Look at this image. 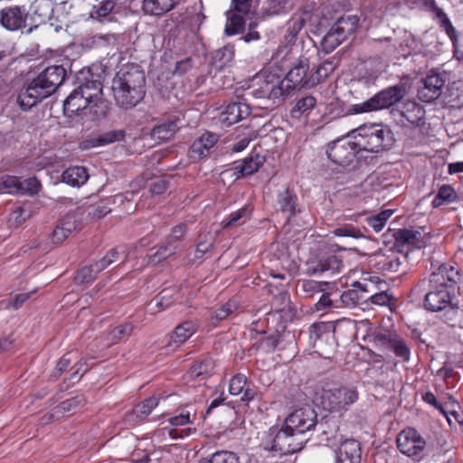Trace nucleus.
I'll use <instances>...</instances> for the list:
<instances>
[{"instance_id":"nucleus-7","label":"nucleus","mask_w":463,"mask_h":463,"mask_svg":"<svg viewBox=\"0 0 463 463\" xmlns=\"http://www.w3.org/2000/svg\"><path fill=\"white\" fill-rule=\"evenodd\" d=\"M358 24L359 17L357 15H342L324 36L323 44L333 51L356 31Z\"/></svg>"},{"instance_id":"nucleus-42","label":"nucleus","mask_w":463,"mask_h":463,"mask_svg":"<svg viewBox=\"0 0 463 463\" xmlns=\"http://www.w3.org/2000/svg\"><path fill=\"white\" fill-rule=\"evenodd\" d=\"M340 307H354L368 302L367 295L360 294L355 288L347 289L340 295Z\"/></svg>"},{"instance_id":"nucleus-3","label":"nucleus","mask_w":463,"mask_h":463,"mask_svg":"<svg viewBox=\"0 0 463 463\" xmlns=\"http://www.w3.org/2000/svg\"><path fill=\"white\" fill-rule=\"evenodd\" d=\"M364 340L380 351L393 353L402 362H409L411 359L410 345L395 330L371 328Z\"/></svg>"},{"instance_id":"nucleus-57","label":"nucleus","mask_w":463,"mask_h":463,"mask_svg":"<svg viewBox=\"0 0 463 463\" xmlns=\"http://www.w3.org/2000/svg\"><path fill=\"white\" fill-rule=\"evenodd\" d=\"M117 1L118 0H96V4L93 5V14L99 20L108 17L114 10Z\"/></svg>"},{"instance_id":"nucleus-13","label":"nucleus","mask_w":463,"mask_h":463,"mask_svg":"<svg viewBox=\"0 0 463 463\" xmlns=\"http://www.w3.org/2000/svg\"><path fill=\"white\" fill-rule=\"evenodd\" d=\"M317 424V414L310 405L296 409L285 420V425L301 435L314 429Z\"/></svg>"},{"instance_id":"nucleus-20","label":"nucleus","mask_w":463,"mask_h":463,"mask_svg":"<svg viewBox=\"0 0 463 463\" xmlns=\"http://www.w3.org/2000/svg\"><path fill=\"white\" fill-rule=\"evenodd\" d=\"M309 64L307 59L300 60L288 72L286 76L287 89H310L312 86L307 85L310 80Z\"/></svg>"},{"instance_id":"nucleus-35","label":"nucleus","mask_w":463,"mask_h":463,"mask_svg":"<svg viewBox=\"0 0 463 463\" xmlns=\"http://www.w3.org/2000/svg\"><path fill=\"white\" fill-rule=\"evenodd\" d=\"M198 329V324L193 320H186L179 324L173 331L171 342L182 345L186 342Z\"/></svg>"},{"instance_id":"nucleus-9","label":"nucleus","mask_w":463,"mask_h":463,"mask_svg":"<svg viewBox=\"0 0 463 463\" xmlns=\"http://www.w3.org/2000/svg\"><path fill=\"white\" fill-rule=\"evenodd\" d=\"M307 440L303 435L285 425L274 436L271 449L281 455L293 454L300 451Z\"/></svg>"},{"instance_id":"nucleus-58","label":"nucleus","mask_w":463,"mask_h":463,"mask_svg":"<svg viewBox=\"0 0 463 463\" xmlns=\"http://www.w3.org/2000/svg\"><path fill=\"white\" fill-rule=\"evenodd\" d=\"M187 226L184 223H180L175 226L171 233L167 236L166 241L172 246L175 247L178 251L181 248V242L186 233Z\"/></svg>"},{"instance_id":"nucleus-44","label":"nucleus","mask_w":463,"mask_h":463,"mask_svg":"<svg viewBox=\"0 0 463 463\" xmlns=\"http://www.w3.org/2000/svg\"><path fill=\"white\" fill-rule=\"evenodd\" d=\"M457 198V193L449 184H443L439 187L438 194L434 197L431 204L434 208H438L445 203H451Z\"/></svg>"},{"instance_id":"nucleus-39","label":"nucleus","mask_w":463,"mask_h":463,"mask_svg":"<svg viewBox=\"0 0 463 463\" xmlns=\"http://www.w3.org/2000/svg\"><path fill=\"white\" fill-rule=\"evenodd\" d=\"M328 286V282L303 279L298 282L297 290L301 297L311 298L316 294L326 291V288Z\"/></svg>"},{"instance_id":"nucleus-24","label":"nucleus","mask_w":463,"mask_h":463,"mask_svg":"<svg viewBox=\"0 0 463 463\" xmlns=\"http://www.w3.org/2000/svg\"><path fill=\"white\" fill-rule=\"evenodd\" d=\"M77 80L79 82L77 89H80L86 96L90 95L91 99L102 96L103 84L99 75H94L88 71L86 73L81 72L77 77Z\"/></svg>"},{"instance_id":"nucleus-11","label":"nucleus","mask_w":463,"mask_h":463,"mask_svg":"<svg viewBox=\"0 0 463 463\" xmlns=\"http://www.w3.org/2000/svg\"><path fill=\"white\" fill-rule=\"evenodd\" d=\"M66 70L61 65L47 67L31 82L46 98L54 93L57 88L64 81Z\"/></svg>"},{"instance_id":"nucleus-54","label":"nucleus","mask_w":463,"mask_h":463,"mask_svg":"<svg viewBox=\"0 0 463 463\" xmlns=\"http://www.w3.org/2000/svg\"><path fill=\"white\" fill-rule=\"evenodd\" d=\"M392 210H384L375 215L366 217L365 221L367 224L374 230V232H379L383 230L387 220L392 215Z\"/></svg>"},{"instance_id":"nucleus-52","label":"nucleus","mask_w":463,"mask_h":463,"mask_svg":"<svg viewBox=\"0 0 463 463\" xmlns=\"http://www.w3.org/2000/svg\"><path fill=\"white\" fill-rule=\"evenodd\" d=\"M91 101L88 106V116H107L109 109V101L104 99L102 96L93 98Z\"/></svg>"},{"instance_id":"nucleus-6","label":"nucleus","mask_w":463,"mask_h":463,"mask_svg":"<svg viewBox=\"0 0 463 463\" xmlns=\"http://www.w3.org/2000/svg\"><path fill=\"white\" fill-rule=\"evenodd\" d=\"M284 83L285 80H280L276 74L261 71L252 79L253 90H250L248 94L257 99H275L285 95Z\"/></svg>"},{"instance_id":"nucleus-63","label":"nucleus","mask_w":463,"mask_h":463,"mask_svg":"<svg viewBox=\"0 0 463 463\" xmlns=\"http://www.w3.org/2000/svg\"><path fill=\"white\" fill-rule=\"evenodd\" d=\"M173 291L174 289L171 288L163 289L152 299L151 304H155L156 307L160 309L168 308L175 302V299H173Z\"/></svg>"},{"instance_id":"nucleus-60","label":"nucleus","mask_w":463,"mask_h":463,"mask_svg":"<svg viewBox=\"0 0 463 463\" xmlns=\"http://www.w3.org/2000/svg\"><path fill=\"white\" fill-rule=\"evenodd\" d=\"M20 179L16 176L5 175L0 179L1 194H20Z\"/></svg>"},{"instance_id":"nucleus-5","label":"nucleus","mask_w":463,"mask_h":463,"mask_svg":"<svg viewBox=\"0 0 463 463\" xmlns=\"http://www.w3.org/2000/svg\"><path fill=\"white\" fill-rule=\"evenodd\" d=\"M454 291L446 288L429 287L424 296V307L431 312L445 310L448 319L457 321L463 316V308L453 302Z\"/></svg>"},{"instance_id":"nucleus-61","label":"nucleus","mask_w":463,"mask_h":463,"mask_svg":"<svg viewBox=\"0 0 463 463\" xmlns=\"http://www.w3.org/2000/svg\"><path fill=\"white\" fill-rule=\"evenodd\" d=\"M30 217V211L25 206L16 207L9 215L8 223L11 227H19Z\"/></svg>"},{"instance_id":"nucleus-28","label":"nucleus","mask_w":463,"mask_h":463,"mask_svg":"<svg viewBox=\"0 0 463 463\" xmlns=\"http://www.w3.org/2000/svg\"><path fill=\"white\" fill-rule=\"evenodd\" d=\"M260 146H254L250 156L235 167L243 176L256 173L264 164L266 158L261 154Z\"/></svg>"},{"instance_id":"nucleus-10","label":"nucleus","mask_w":463,"mask_h":463,"mask_svg":"<svg viewBox=\"0 0 463 463\" xmlns=\"http://www.w3.org/2000/svg\"><path fill=\"white\" fill-rule=\"evenodd\" d=\"M112 82L118 83V87L131 86L133 99H144L146 94V77L142 71L133 65H125L117 72Z\"/></svg>"},{"instance_id":"nucleus-59","label":"nucleus","mask_w":463,"mask_h":463,"mask_svg":"<svg viewBox=\"0 0 463 463\" xmlns=\"http://www.w3.org/2000/svg\"><path fill=\"white\" fill-rule=\"evenodd\" d=\"M177 252L175 247H172L166 241L156 247V250L150 256L154 263L160 262Z\"/></svg>"},{"instance_id":"nucleus-33","label":"nucleus","mask_w":463,"mask_h":463,"mask_svg":"<svg viewBox=\"0 0 463 463\" xmlns=\"http://www.w3.org/2000/svg\"><path fill=\"white\" fill-rule=\"evenodd\" d=\"M46 97L30 82L17 98V103L23 111H27Z\"/></svg>"},{"instance_id":"nucleus-14","label":"nucleus","mask_w":463,"mask_h":463,"mask_svg":"<svg viewBox=\"0 0 463 463\" xmlns=\"http://www.w3.org/2000/svg\"><path fill=\"white\" fill-rule=\"evenodd\" d=\"M376 269L389 274L401 276L406 272L407 256L391 251L389 254L377 253L372 260Z\"/></svg>"},{"instance_id":"nucleus-22","label":"nucleus","mask_w":463,"mask_h":463,"mask_svg":"<svg viewBox=\"0 0 463 463\" xmlns=\"http://www.w3.org/2000/svg\"><path fill=\"white\" fill-rule=\"evenodd\" d=\"M27 14L20 6L4 8L0 11L1 24L9 31H16L25 26Z\"/></svg>"},{"instance_id":"nucleus-8","label":"nucleus","mask_w":463,"mask_h":463,"mask_svg":"<svg viewBox=\"0 0 463 463\" xmlns=\"http://www.w3.org/2000/svg\"><path fill=\"white\" fill-rule=\"evenodd\" d=\"M202 8V5L196 2L193 5L179 6L176 12L172 13L164 21V31H167L170 25L176 27L179 24H186L190 27H199L204 19Z\"/></svg>"},{"instance_id":"nucleus-50","label":"nucleus","mask_w":463,"mask_h":463,"mask_svg":"<svg viewBox=\"0 0 463 463\" xmlns=\"http://www.w3.org/2000/svg\"><path fill=\"white\" fill-rule=\"evenodd\" d=\"M333 232L336 236H345L359 239L366 237L368 230L365 226L359 228L354 226L353 224H344L335 229Z\"/></svg>"},{"instance_id":"nucleus-37","label":"nucleus","mask_w":463,"mask_h":463,"mask_svg":"<svg viewBox=\"0 0 463 463\" xmlns=\"http://www.w3.org/2000/svg\"><path fill=\"white\" fill-rule=\"evenodd\" d=\"M62 182L71 186H80L89 179L87 168L84 166H71L63 171Z\"/></svg>"},{"instance_id":"nucleus-38","label":"nucleus","mask_w":463,"mask_h":463,"mask_svg":"<svg viewBox=\"0 0 463 463\" xmlns=\"http://www.w3.org/2000/svg\"><path fill=\"white\" fill-rule=\"evenodd\" d=\"M297 201L298 198L295 193L288 188H285L279 193L277 204L279 211L290 217L297 212Z\"/></svg>"},{"instance_id":"nucleus-62","label":"nucleus","mask_w":463,"mask_h":463,"mask_svg":"<svg viewBox=\"0 0 463 463\" xmlns=\"http://www.w3.org/2000/svg\"><path fill=\"white\" fill-rule=\"evenodd\" d=\"M120 255L119 248L116 247L113 249H110L107 254L101 258L99 260L94 262L97 270L100 273L102 270L107 269L109 266L116 262Z\"/></svg>"},{"instance_id":"nucleus-30","label":"nucleus","mask_w":463,"mask_h":463,"mask_svg":"<svg viewBox=\"0 0 463 463\" xmlns=\"http://www.w3.org/2000/svg\"><path fill=\"white\" fill-rule=\"evenodd\" d=\"M179 0H143L142 9L146 14L161 16L175 9Z\"/></svg>"},{"instance_id":"nucleus-56","label":"nucleus","mask_w":463,"mask_h":463,"mask_svg":"<svg viewBox=\"0 0 463 463\" xmlns=\"http://www.w3.org/2000/svg\"><path fill=\"white\" fill-rule=\"evenodd\" d=\"M35 293V290H33L28 293H20L16 294L14 297H11L7 299H4L0 301V306L3 308L9 309L14 308L17 310L20 308L30 298L33 294Z\"/></svg>"},{"instance_id":"nucleus-31","label":"nucleus","mask_w":463,"mask_h":463,"mask_svg":"<svg viewBox=\"0 0 463 463\" xmlns=\"http://www.w3.org/2000/svg\"><path fill=\"white\" fill-rule=\"evenodd\" d=\"M118 83L112 82L111 90L114 99L119 107L130 109L137 105L143 99H133L132 87L123 85L118 87Z\"/></svg>"},{"instance_id":"nucleus-47","label":"nucleus","mask_w":463,"mask_h":463,"mask_svg":"<svg viewBox=\"0 0 463 463\" xmlns=\"http://www.w3.org/2000/svg\"><path fill=\"white\" fill-rule=\"evenodd\" d=\"M246 14L234 13L231 11L228 17L229 24L226 25L225 32L227 35H235L244 30Z\"/></svg>"},{"instance_id":"nucleus-18","label":"nucleus","mask_w":463,"mask_h":463,"mask_svg":"<svg viewBox=\"0 0 463 463\" xmlns=\"http://www.w3.org/2000/svg\"><path fill=\"white\" fill-rule=\"evenodd\" d=\"M444 86L443 76L432 71L422 80V87L418 90V98L423 102H431L441 95Z\"/></svg>"},{"instance_id":"nucleus-27","label":"nucleus","mask_w":463,"mask_h":463,"mask_svg":"<svg viewBox=\"0 0 463 463\" xmlns=\"http://www.w3.org/2000/svg\"><path fill=\"white\" fill-rule=\"evenodd\" d=\"M76 228L77 223L73 216L67 215L60 220L53 231L48 235L52 245L62 243Z\"/></svg>"},{"instance_id":"nucleus-36","label":"nucleus","mask_w":463,"mask_h":463,"mask_svg":"<svg viewBox=\"0 0 463 463\" xmlns=\"http://www.w3.org/2000/svg\"><path fill=\"white\" fill-rule=\"evenodd\" d=\"M304 14H294L288 21L284 41L287 44H294L298 33L306 24Z\"/></svg>"},{"instance_id":"nucleus-29","label":"nucleus","mask_w":463,"mask_h":463,"mask_svg":"<svg viewBox=\"0 0 463 463\" xmlns=\"http://www.w3.org/2000/svg\"><path fill=\"white\" fill-rule=\"evenodd\" d=\"M317 426L321 433V441L326 445L334 444L339 432V420L335 416L324 417Z\"/></svg>"},{"instance_id":"nucleus-34","label":"nucleus","mask_w":463,"mask_h":463,"mask_svg":"<svg viewBox=\"0 0 463 463\" xmlns=\"http://www.w3.org/2000/svg\"><path fill=\"white\" fill-rule=\"evenodd\" d=\"M158 399L156 397H149L143 401L141 403L134 407V409L128 412L126 420L128 421L142 420L150 414L152 410L158 405Z\"/></svg>"},{"instance_id":"nucleus-53","label":"nucleus","mask_w":463,"mask_h":463,"mask_svg":"<svg viewBox=\"0 0 463 463\" xmlns=\"http://www.w3.org/2000/svg\"><path fill=\"white\" fill-rule=\"evenodd\" d=\"M250 213L249 208L244 206L230 213L229 216L221 222L222 229H229L240 224L239 222L242 219L246 220L249 217Z\"/></svg>"},{"instance_id":"nucleus-43","label":"nucleus","mask_w":463,"mask_h":463,"mask_svg":"<svg viewBox=\"0 0 463 463\" xmlns=\"http://www.w3.org/2000/svg\"><path fill=\"white\" fill-rule=\"evenodd\" d=\"M291 0H264L261 10L264 15L274 16L285 14L290 8Z\"/></svg>"},{"instance_id":"nucleus-21","label":"nucleus","mask_w":463,"mask_h":463,"mask_svg":"<svg viewBox=\"0 0 463 463\" xmlns=\"http://www.w3.org/2000/svg\"><path fill=\"white\" fill-rule=\"evenodd\" d=\"M91 96H86L80 89H75L64 100V116H88V106Z\"/></svg>"},{"instance_id":"nucleus-46","label":"nucleus","mask_w":463,"mask_h":463,"mask_svg":"<svg viewBox=\"0 0 463 463\" xmlns=\"http://www.w3.org/2000/svg\"><path fill=\"white\" fill-rule=\"evenodd\" d=\"M114 199L111 197L100 200L97 203L90 205L88 210V215L92 219H100L111 212V204Z\"/></svg>"},{"instance_id":"nucleus-12","label":"nucleus","mask_w":463,"mask_h":463,"mask_svg":"<svg viewBox=\"0 0 463 463\" xmlns=\"http://www.w3.org/2000/svg\"><path fill=\"white\" fill-rule=\"evenodd\" d=\"M357 142L346 137L338 138L327 145L326 155L330 161L339 165H349L354 159L359 147Z\"/></svg>"},{"instance_id":"nucleus-48","label":"nucleus","mask_w":463,"mask_h":463,"mask_svg":"<svg viewBox=\"0 0 463 463\" xmlns=\"http://www.w3.org/2000/svg\"><path fill=\"white\" fill-rule=\"evenodd\" d=\"M99 274L95 264L91 263L79 269L74 279L77 284H89L95 280Z\"/></svg>"},{"instance_id":"nucleus-40","label":"nucleus","mask_w":463,"mask_h":463,"mask_svg":"<svg viewBox=\"0 0 463 463\" xmlns=\"http://www.w3.org/2000/svg\"><path fill=\"white\" fill-rule=\"evenodd\" d=\"M125 137V131L124 130H111L105 132L103 134H100L97 137L90 138L86 141H84V148L88 147H95L99 146H106L109 144H111L116 141L122 140Z\"/></svg>"},{"instance_id":"nucleus-51","label":"nucleus","mask_w":463,"mask_h":463,"mask_svg":"<svg viewBox=\"0 0 463 463\" xmlns=\"http://www.w3.org/2000/svg\"><path fill=\"white\" fill-rule=\"evenodd\" d=\"M200 463H239V458L232 451L220 450L213 453L210 458H202Z\"/></svg>"},{"instance_id":"nucleus-2","label":"nucleus","mask_w":463,"mask_h":463,"mask_svg":"<svg viewBox=\"0 0 463 463\" xmlns=\"http://www.w3.org/2000/svg\"><path fill=\"white\" fill-rule=\"evenodd\" d=\"M315 398L325 411L342 413L358 399V392L352 387L326 383L317 389Z\"/></svg>"},{"instance_id":"nucleus-26","label":"nucleus","mask_w":463,"mask_h":463,"mask_svg":"<svg viewBox=\"0 0 463 463\" xmlns=\"http://www.w3.org/2000/svg\"><path fill=\"white\" fill-rule=\"evenodd\" d=\"M218 139V135L212 132H205L192 144L190 147V156L194 159L207 156L210 149L215 146Z\"/></svg>"},{"instance_id":"nucleus-4","label":"nucleus","mask_w":463,"mask_h":463,"mask_svg":"<svg viewBox=\"0 0 463 463\" xmlns=\"http://www.w3.org/2000/svg\"><path fill=\"white\" fill-rule=\"evenodd\" d=\"M355 138H358L359 150L372 153L390 148L393 142V134L387 126L382 124H364L352 131Z\"/></svg>"},{"instance_id":"nucleus-32","label":"nucleus","mask_w":463,"mask_h":463,"mask_svg":"<svg viewBox=\"0 0 463 463\" xmlns=\"http://www.w3.org/2000/svg\"><path fill=\"white\" fill-rule=\"evenodd\" d=\"M343 267L342 259L333 253L323 255L312 268V273L331 272L332 274L339 272Z\"/></svg>"},{"instance_id":"nucleus-17","label":"nucleus","mask_w":463,"mask_h":463,"mask_svg":"<svg viewBox=\"0 0 463 463\" xmlns=\"http://www.w3.org/2000/svg\"><path fill=\"white\" fill-rule=\"evenodd\" d=\"M310 339L314 347L321 355L329 357L334 351L335 342L332 331L325 323L313 324L310 327Z\"/></svg>"},{"instance_id":"nucleus-55","label":"nucleus","mask_w":463,"mask_h":463,"mask_svg":"<svg viewBox=\"0 0 463 463\" xmlns=\"http://www.w3.org/2000/svg\"><path fill=\"white\" fill-rule=\"evenodd\" d=\"M236 308L237 305L234 301H228L227 303L222 305L219 308L211 312L210 319L212 324L215 325L216 323L225 319Z\"/></svg>"},{"instance_id":"nucleus-25","label":"nucleus","mask_w":463,"mask_h":463,"mask_svg":"<svg viewBox=\"0 0 463 463\" xmlns=\"http://www.w3.org/2000/svg\"><path fill=\"white\" fill-rule=\"evenodd\" d=\"M430 9L433 13L434 19L437 20L439 28L445 32L453 46L456 47L458 43V33L447 14L438 6L434 0L430 2Z\"/></svg>"},{"instance_id":"nucleus-23","label":"nucleus","mask_w":463,"mask_h":463,"mask_svg":"<svg viewBox=\"0 0 463 463\" xmlns=\"http://www.w3.org/2000/svg\"><path fill=\"white\" fill-rule=\"evenodd\" d=\"M335 463H361L360 443L353 439L343 441L336 452Z\"/></svg>"},{"instance_id":"nucleus-45","label":"nucleus","mask_w":463,"mask_h":463,"mask_svg":"<svg viewBox=\"0 0 463 463\" xmlns=\"http://www.w3.org/2000/svg\"><path fill=\"white\" fill-rule=\"evenodd\" d=\"M334 70V65L330 61H326L319 64L315 71L310 72L311 80L307 81V85L315 87L323 81Z\"/></svg>"},{"instance_id":"nucleus-64","label":"nucleus","mask_w":463,"mask_h":463,"mask_svg":"<svg viewBox=\"0 0 463 463\" xmlns=\"http://www.w3.org/2000/svg\"><path fill=\"white\" fill-rule=\"evenodd\" d=\"M316 105L317 99L315 97L311 95L305 96L298 100L292 109V113L298 112L300 114H309Z\"/></svg>"},{"instance_id":"nucleus-41","label":"nucleus","mask_w":463,"mask_h":463,"mask_svg":"<svg viewBox=\"0 0 463 463\" xmlns=\"http://www.w3.org/2000/svg\"><path fill=\"white\" fill-rule=\"evenodd\" d=\"M177 119L178 118L175 120H167L162 124L155 126L151 131L152 137L160 141H167L172 138L178 129L176 124Z\"/></svg>"},{"instance_id":"nucleus-16","label":"nucleus","mask_w":463,"mask_h":463,"mask_svg":"<svg viewBox=\"0 0 463 463\" xmlns=\"http://www.w3.org/2000/svg\"><path fill=\"white\" fill-rule=\"evenodd\" d=\"M400 451L408 457H417L426 447L425 439L412 428L402 430L396 439Z\"/></svg>"},{"instance_id":"nucleus-1","label":"nucleus","mask_w":463,"mask_h":463,"mask_svg":"<svg viewBox=\"0 0 463 463\" xmlns=\"http://www.w3.org/2000/svg\"><path fill=\"white\" fill-rule=\"evenodd\" d=\"M407 93L406 85L400 82L394 86L388 87L374 94L368 100L360 103L346 106L339 99H335L329 103V112L335 116H352L354 114L368 113L388 109L400 100Z\"/></svg>"},{"instance_id":"nucleus-49","label":"nucleus","mask_w":463,"mask_h":463,"mask_svg":"<svg viewBox=\"0 0 463 463\" xmlns=\"http://www.w3.org/2000/svg\"><path fill=\"white\" fill-rule=\"evenodd\" d=\"M251 108L244 101L230 102L222 112V116H250Z\"/></svg>"},{"instance_id":"nucleus-19","label":"nucleus","mask_w":463,"mask_h":463,"mask_svg":"<svg viewBox=\"0 0 463 463\" xmlns=\"http://www.w3.org/2000/svg\"><path fill=\"white\" fill-rule=\"evenodd\" d=\"M394 248L400 252L407 253L414 249L424 247V241L421 232L413 229H399L394 234Z\"/></svg>"},{"instance_id":"nucleus-15","label":"nucleus","mask_w":463,"mask_h":463,"mask_svg":"<svg viewBox=\"0 0 463 463\" xmlns=\"http://www.w3.org/2000/svg\"><path fill=\"white\" fill-rule=\"evenodd\" d=\"M461 279L462 275L459 269L444 263L430 274L429 278V287L455 291V286L461 282Z\"/></svg>"}]
</instances>
